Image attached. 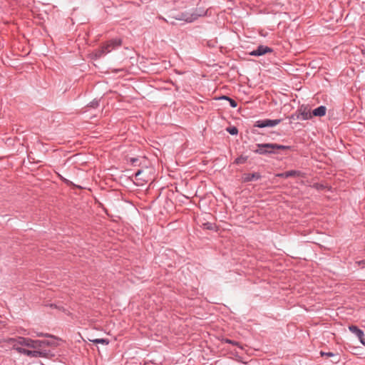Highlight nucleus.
Returning a JSON list of instances; mask_svg holds the SVG:
<instances>
[{
	"instance_id": "1",
	"label": "nucleus",
	"mask_w": 365,
	"mask_h": 365,
	"mask_svg": "<svg viewBox=\"0 0 365 365\" xmlns=\"http://www.w3.org/2000/svg\"><path fill=\"white\" fill-rule=\"evenodd\" d=\"M122 40L119 38L110 39L103 43L101 47L96 51V56L98 58L110 53L112 50L120 46Z\"/></svg>"
},
{
	"instance_id": "2",
	"label": "nucleus",
	"mask_w": 365,
	"mask_h": 365,
	"mask_svg": "<svg viewBox=\"0 0 365 365\" xmlns=\"http://www.w3.org/2000/svg\"><path fill=\"white\" fill-rule=\"evenodd\" d=\"M257 149L254 153L259 155L278 154L275 150L274 143H258L256 145Z\"/></svg>"
},
{
	"instance_id": "3",
	"label": "nucleus",
	"mask_w": 365,
	"mask_h": 365,
	"mask_svg": "<svg viewBox=\"0 0 365 365\" xmlns=\"http://www.w3.org/2000/svg\"><path fill=\"white\" fill-rule=\"evenodd\" d=\"M282 119H274V120H270V119H264V120H257L255 124L254 127H257L260 128H266V127H274L278 124H279L282 122Z\"/></svg>"
},
{
	"instance_id": "4",
	"label": "nucleus",
	"mask_w": 365,
	"mask_h": 365,
	"mask_svg": "<svg viewBox=\"0 0 365 365\" xmlns=\"http://www.w3.org/2000/svg\"><path fill=\"white\" fill-rule=\"evenodd\" d=\"M17 351L20 354H25L30 357H46L47 356V352L46 351H31L26 349L24 348L21 347V349H17Z\"/></svg>"
},
{
	"instance_id": "5",
	"label": "nucleus",
	"mask_w": 365,
	"mask_h": 365,
	"mask_svg": "<svg viewBox=\"0 0 365 365\" xmlns=\"http://www.w3.org/2000/svg\"><path fill=\"white\" fill-rule=\"evenodd\" d=\"M273 52V48L267 46L259 45V46H257L256 49L251 51L250 53V55L252 56H260L265 55L267 53H272Z\"/></svg>"
},
{
	"instance_id": "6",
	"label": "nucleus",
	"mask_w": 365,
	"mask_h": 365,
	"mask_svg": "<svg viewBox=\"0 0 365 365\" xmlns=\"http://www.w3.org/2000/svg\"><path fill=\"white\" fill-rule=\"evenodd\" d=\"M349 331L355 334L358 339H359L360 342L365 346V339H364V331L359 329L357 326L355 325H351L349 327Z\"/></svg>"
},
{
	"instance_id": "7",
	"label": "nucleus",
	"mask_w": 365,
	"mask_h": 365,
	"mask_svg": "<svg viewBox=\"0 0 365 365\" xmlns=\"http://www.w3.org/2000/svg\"><path fill=\"white\" fill-rule=\"evenodd\" d=\"M298 114L299 115V119L302 120H309L312 118V113L310 112L309 109H307V107H300L297 110Z\"/></svg>"
},
{
	"instance_id": "8",
	"label": "nucleus",
	"mask_w": 365,
	"mask_h": 365,
	"mask_svg": "<svg viewBox=\"0 0 365 365\" xmlns=\"http://www.w3.org/2000/svg\"><path fill=\"white\" fill-rule=\"evenodd\" d=\"M36 340L29 338L19 337V346H25L31 348L36 349Z\"/></svg>"
},
{
	"instance_id": "9",
	"label": "nucleus",
	"mask_w": 365,
	"mask_h": 365,
	"mask_svg": "<svg viewBox=\"0 0 365 365\" xmlns=\"http://www.w3.org/2000/svg\"><path fill=\"white\" fill-rule=\"evenodd\" d=\"M261 175L259 173H245L242 175V180L245 182H250L252 180H257L261 178Z\"/></svg>"
},
{
	"instance_id": "10",
	"label": "nucleus",
	"mask_w": 365,
	"mask_h": 365,
	"mask_svg": "<svg viewBox=\"0 0 365 365\" xmlns=\"http://www.w3.org/2000/svg\"><path fill=\"white\" fill-rule=\"evenodd\" d=\"M327 108L324 106H320L312 110V115L322 117L325 115Z\"/></svg>"
},
{
	"instance_id": "11",
	"label": "nucleus",
	"mask_w": 365,
	"mask_h": 365,
	"mask_svg": "<svg viewBox=\"0 0 365 365\" xmlns=\"http://www.w3.org/2000/svg\"><path fill=\"white\" fill-rule=\"evenodd\" d=\"M4 342L11 345L16 351H17V349H21V346H19V338H8L4 340Z\"/></svg>"
},
{
	"instance_id": "12",
	"label": "nucleus",
	"mask_w": 365,
	"mask_h": 365,
	"mask_svg": "<svg viewBox=\"0 0 365 365\" xmlns=\"http://www.w3.org/2000/svg\"><path fill=\"white\" fill-rule=\"evenodd\" d=\"M319 354L321 356L335 357V360L333 361L334 364H337L340 361V358L337 356L338 354L333 352H325L324 351H321Z\"/></svg>"
},
{
	"instance_id": "13",
	"label": "nucleus",
	"mask_w": 365,
	"mask_h": 365,
	"mask_svg": "<svg viewBox=\"0 0 365 365\" xmlns=\"http://www.w3.org/2000/svg\"><path fill=\"white\" fill-rule=\"evenodd\" d=\"M36 348H41L45 346H48L52 344V343L48 340H36Z\"/></svg>"
},
{
	"instance_id": "14",
	"label": "nucleus",
	"mask_w": 365,
	"mask_h": 365,
	"mask_svg": "<svg viewBox=\"0 0 365 365\" xmlns=\"http://www.w3.org/2000/svg\"><path fill=\"white\" fill-rule=\"evenodd\" d=\"M287 178L290 177H302V173L299 170H288L287 171Z\"/></svg>"
},
{
	"instance_id": "15",
	"label": "nucleus",
	"mask_w": 365,
	"mask_h": 365,
	"mask_svg": "<svg viewBox=\"0 0 365 365\" xmlns=\"http://www.w3.org/2000/svg\"><path fill=\"white\" fill-rule=\"evenodd\" d=\"M247 158H248L247 156L240 155V157L237 158L235 160V163L237 164V165L243 164V163H245L247 160Z\"/></svg>"
},
{
	"instance_id": "16",
	"label": "nucleus",
	"mask_w": 365,
	"mask_h": 365,
	"mask_svg": "<svg viewBox=\"0 0 365 365\" xmlns=\"http://www.w3.org/2000/svg\"><path fill=\"white\" fill-rule=\"evenodd\" d=\"M274 149L276 151H277L278 150H292V147L291 146H289V145H279V144H277V143H274Z\"/></svg>"
},
{
	"instance_id": "17",
	"label": "nucleus",
	"mask_w": 365,
	"mask_h": 365,
	"mask_svg": "<svg viewBox=\"0 0 365 365\" xmlns=\"http://www.w3.org/2000/svg\"><path fill=\"white\" fill-rule=\"evenodd\" d=\"M226 130L232 135H235L238 133V129L235 126L227 127Z\"/></svg>"
},
{
	"instance_id": "18",
	"label": "nucleus",
	"mask_w": 365,
	"mask_h": 365,
	"mask_svg": "<svg viewBox=\"0 0 365 365\" xmlns=\"http://www.w3.org/2000/svg\"><path fill=\"white\" fill-rule=\"evenodd\" d=\"M91 341L94 344H102L106 345L109 344V340L107 339H96Z\"/></svg>"
},
{
	"instance_id": "19",
	"label": "nucleus",
	"mask_w": 365,
	"mask_h": 365,
	"mask_svg": "<svg viewBox=\"0 0 365 365\" xmlns=\"http://www.w3.org/2000/svg\"><path fill=\"white\" fill-rule=\"evenodd\" d=\"M222 341L225 342V343H227V344H232V345H235V346H239L240 349H242V346H241L240 345V343L238 341H234V340H231L230 339H223Z\"/></svg>"
},
{
	"instance_id": "20",
	"label": "nucleus",
	"mask_w": 365,
	"mask_h": 365,
	"mask_svg": "<svg viewBox=\"0 0 365 365\" xmlns=\"http://www.w3.org/2000/svg\"><path fill=\"white\" fill-rule=\"evenodd\" d=\"M99 106V101L94 99L87 105L88 108H97Z\"/></svg>"
},
{
	"instance_id": "21",
	"label": "nucleus",
	"mask_w": 365,
	"mask_h": 365,
	"mask_svg": "<svg viewBox=\"0 0 365 365\" xmlns=\"http://www.w3.org/2000/svg\"><path fill=\"white\" fill-rule=\"evenodd\" d=\"M202 227L205 230H212L215 228V224L207 222L202 224Z\"/></svg>"
},
{
	"instance_id": "22",
	"label": "nucleus",
	"mask_w": 365,
	"mask_h": 365,
	"mask_svg": "<svg viewBox=\"0 0 365 365\" xmlns=\"http://www.w3.org/2000/svg\"><path fill=\"white\" fill-rule=\"evenodd\" d=\"M142 173H143V170H138L135 174V180H143V182H146V180L142 178V176H141Z\"/></svg>"
},
{
	"instance_id": "23",
	"label": "nucleus",
	"mask_w": 365,
	"mask_h": 365,
	"mask_svg": "<svg viewBox=\"0 0 365 365\" xmlns=\"http://www.w3.org/2000/svg\"><path fill=\"white\" fill-rule=\"evenodd\" d=\"M129 161L131 163V165L133 166H137L139 165L138 164L139 158H130Z\"/></svg>"
},
{
	"instance_id": "24",
	"label": "nucleus",
	"mask_w": 365,
	"mask_h": 365,
	"mask_svg": "<svg viewBox=\"0 0 365 365\" xmlns=\"http://www.w3.org/2000/svg\"><path fill=\"white\" fill-rule=\"evenodd\" d=\"M46 306H48L51 308H55V309L61 310L63 312H66V309L63 307H59V306L56 305V304H46Z\"/></svg>"
},
{
	"instance_id": "25",
	"label": "nucleus",
	"mask_w": 365,
	"mask_h": 365,
	"mask_svg": "<svg viewBox=\"0 0 365 365\" xmlns=\"http://www.w3.org/2000/svg\"><path fill=\"white\" fill-rule=\"evenodd\" d=\"M289 118L291 120H299V115L298 114V112L297 111L295 113H293L292 114Z\"/></svg>"
},
{
	"instance_id": "26",
	"label": "nucleus",
	"mask_w": 365,
	"mask_h": 365,
	"mask_svg": "<svg viewBox=\"0 0 365 365\" xmlns=\"http://www.w3.org/2000/svg\"><path fill=\"white\" fill-rule=\"evenodd\" d=\"M228 101L232 108H236L237 106V103L234 99L230 98Z\"/></svg>"
},
{
	"instance_id": "27",
	"label": "nucleus",
	"mask_w": 365,
	"mask_h": 365,
	"mask_svg": "<svg viewBox=\"0 0 365 365\" xmlns=\"http://www.w3.org/2000/svg\"><path fill=\"white\" fill-rule=\"evenodd\" d=\"M276 176L282 178H287V171L282 173H277Z\"/></svg>"
},
{
	"instance_id": "28",
	"label": "nucleus",
	"mask_w": 365,
	"mask_h": 365,
	"mask_svg": "<svg viewBox=\"0 0 365 365\" xmlns=\"http://www.w3.org/2000/svg\"><path fill=\"white\" fill-rule=\"evenodd\" d=\"M61 180L68 185H70L72 184V182L71 181H69L68 180H67L66 178H61Z\"/></svg>"
},
{
	"instance_id": "29",
	"label": "nucleus",
	"mask_w": 365,
	"mask_h": 365,
	"mask_svg": "<svg viewBox=\"0 0 365 365\" xmlns=\"http://www.w3.org/2000/svg\"><path fill=\"white\" fill-rule=\"evenodd\" d=\"M229 98H230V97L227 96H222L219 98L220 100H225L227 101H228Z\"/></svg>"
},
{
	"instance_id": "30",
	"label": "nucleus",
	"mask_w": 365,
	"mask_h": 365,
	"mask_svg": "<svg viewBox=\"0 0 365 365\" xmlns=\"http://www.w3.org/2000/svg\"><path fill=\"white\" fill-rule=\"evenodd\" d=\"M359 264H365V259L360 261V262H359Z\"/></svg>"
}]
</instances>
